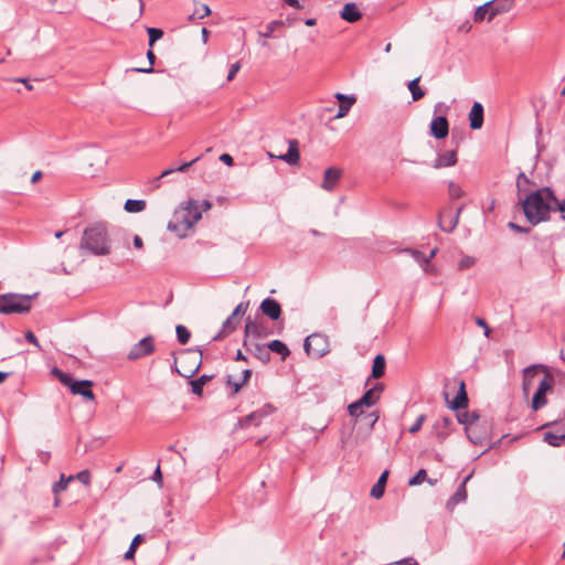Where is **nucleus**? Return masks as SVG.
I'll list each match as a JSON object with an SVG mask.
<instances>
[{
  "label": "nucleus",
  "mask_w": 565,
  "mask_h": 565,
  "mask_svg": "<svg viewBox=\"0 0 565 565\" xmlns=\"http://www.w3.org/2000/svg\"><path fill=\"white\" fill-rule=\"evenodd\" d=\"M557 199L548 188L540 189L529 194L522 202L526 220L532 225L548 220L550 212L554 209Z\"/></svg>",
  "instance_id": "f257e3e1"
},
{
  "label": "nucleus",
  "mask_w": 565,
  "mask_h": 565,
  "mask_svg": "<svg viewBox=\"0 0 565 565\" xmlns=\"http://www.w3.org/2000/svg\"><path fill=\"white\" fill-rule=\"evenodd\" d=\"M79 248L95 256H108L113 244L108 230L103 223H94L83 232Z\"/></svg>",
  "instance_id": "f03ea898"
},
{
  "label": "nucleus",
  "mask_w": 565,
  "mask_h": 565,
  "mask_svg": "<svg viewBox=\"0 0 565 565\" xmlns=\"http://www.w3.org/2000/svg\"><path fill=\"white\" fill-rule=\"evenodd\" d=\"M201 220V211L199 204L194 200H189L180 204L173 212L168 223V230L178 237H186L193 230L194 225Z\"/></svg>",
  "instance_id": "7ed1b4c3"
},
{
  "label": "nucleus",
  "mask_w": 565,
  "mask_h": 565,
  "mask_svg": "<svg viewBox=\"0 0 565 565\" xmlns=\"http://www.w3.org/2000/svg\"><path fill=\"white\" fill-rule=\"evenodd\" d=\"M38 296L34 295H19L6 294L0 296V313H25L32 307V300Z\"/></svg>",
  "instance_id": "20e7f679"
},
{
  "label": "nucleus",
  "mask_w": 565,
  "mask_h": 565,
  "mask_svg": "<svg viewBox=\"0 0 565 565\" xmlns=\"http://www.w3.org/2000/svg\"><path fill=\"white\" fill-rule=\"evenodd\" d=\"M52 373L62 384L67 386L73 394L81 395L88 401H95V394L92 391L94 383L92 381H75L71 374L65 373L56 367L52 370Z\"/></svg>",
  "instance_id": "39448f33"
},
{
  "label": "nucleus",
  "mask_w": 565,
  "mask_h": 565,
  "mask_svg": "<svg viewBox=\"0 0 565 565\" xmlns=\"http://www.w3.org/2000/svg\"><path fill=\"white\" fill-rule=\"evenodd\" d=\"M514 0H490L475 10L473 21L481 22L493 20L497 15L509 12L512 9Z\"/></svg>",
  "instance_id": "423d86ee"
},
{
  "label": "nucleus",
  "mask_w": 565,
  "mask_h": 565,
  "mask_svg": "<svg viewBox=\"0 0 565 565\" xmlns=\"http://www.w3.org/2000/svg\"><path fill=\"white\" fill-rule=\"evenodd\" d=\"M303 349L310 358L320 359L330 351L329 339L322 333H312L306 338Z\"/></svg>",
  "instance_id": "0eeeda50"
},
{
  "label": "nucleus",
  "mask_w": 565,
  "mask_h": 565,
  "mask_svg": "<svg viewBox=\"0 0 565 565\" xmlns=\"http://www.w3.org/2000/svg\"><path fill=\"white\" fill-rule=\"evenodd\" d=\"M554 385V377L551 373H546L539 381V387L532 399V408L537 411L547 404L545 394L552 390Z\"/></svg>",
  "instance_id": "6e6552de"
},
{
  "label": "nucleus",
  "mask_w": 565,
  "mask_h": 565,
  "mask_svg": "<svg viewBox=\"0 0 565 565\" xmlns=\"http://www.w3.org/2000/svg\"><path fill=\"white\" fill-rule=\"evenodd\" d=\"M43 81V78H33L30 75L26 76H9L4 78V83L8 88L15 90L17 93L30 92L35 87V83Z\"/></svg>",
  "instance_id": "1a4fd4ad"
},
{
  "label": "nucleus",
  "mask_w": 565,
  "mask_h": 565,
  "mask_svg": "<svg viewBox=\"0 0 565 565\" xmlns=\"http://www.w3.org/2000/svg\"><path fill=\"white\" fill-rule=\"evenodd\" d=\"M466 434L471 443L481 445L490 437V426L487 423H471L466 426Z\"/></svg>",
  "instance_id": "9d476101"
},
{
  "label": "nucleus",
  "mask_w": 565,
  "mask_h": 565,
  "mask_svg": "<svg viewBox=\"0 0 565 565\" xmlns=\"http://www.w3.org/2000/svg\"><path fill=\"white\" fill-rule=\"evenodd\" d=\"M541 373L544 375L550 373L547 367L544 365H532L526 367L523 371V393L524 395H529L532 386L535 384L536 380L540 377Z\"/></svg>",
  "instance_id": "9b49d317"
},
{
  "label": "nucleus",
  "mask_w": 565,
  "mask_h": 565,
  "mask_svg": "<svg viewBox=\"0 0 565 565\" xmlns=\"http://www.w3.org/2000/svg\"><path fill=\"white\" fill-rule=\"evenodd\" d=\"M282 32V22L273 20L258 30V43L263 46L267 45V39H279Z\"/></svg>",
  "instance_id": "f8f14e48"
},
{
  "label": "nucleus",
  "mask_w": 565,
  "mask_h": 565,
  "mask_svg": "<svg viewBox=\"0 0 565 565\" xmlns=\"http://www.w3.org/2000/svg\"><path fill=\"white\" fill-rule=\"evenodd\" d=\"M154 351V343L152 337H146L136 343L128 353V359L131 361L141 359L151 354Z\"/></svg>",
  "instance_id": "ddd939ff"
},
{
  "label": "nucleus",
  "mask_w": 565,
  "mask_h": 565,
  "mask_svg": "<svg viewBox=\"0 0 565 565\" xmlns=\"http://www.w3.org/2000/svg\"><path fill=\"white\" fill-rule=\"evenodd\" d=\"M455 383L458 386V393L454 399L449 401L448 394L446 392L444 393L447 405L454 411L467 408L468 396L466 392V384L462 380L455 381Z\"/></svg>",
  "instance_id": "4468645a"
},
{
  "label": "nucleus",
  "mask_w": 565,
  "mask_h": 565,
  "mask_svg": "<svg viewBox=\"0 0 565 565\" xmlns=\"http://www.w3.org/2000/svg\"><path fill=\"white\" fill-rule=\"evenodd\" d=\"M268 334L269 332L262 323L253 321L250 318L247 319L245 326V343L266 339Z\"/></svg>",
  "instance_id": "2eb2a0df"
},
{
  "label": "nucleus",
  "mask_w": 565,
  "mask_h": 565,
  "mask_svg": "<svg viewBox=\"0 0 565 565\" xmlns=\"http://www.w3.org/2000/svg\"><path fill=\"white\" fill-rule=\"evenodd\" d=\"M463 210V205H460L455 213H452L449 209L444 210L439 214V226L445 232H451L457 226L459 215Z\"/></svg>",
  "instance_id": "dca6fc26"
},
{
  "label": "nucleus",
  "mask_w": 565,
  "mask_h": 565,
  "mask_svg": "<svg viewBox=\"0 0 565 565\" xmlns=\"http://www.w3.org/2000/svg\"><path fill=\"white\" fill-rule=\"evenodd\" d=\"M430 132L437 139H444L448 136L449 124L446 117L439 116L431 120Z\"/></svg>",
  "instance_id": "f3484780"
},
{
  "label": "nucleus",
  "mask_w": 565,
  "mask_h": 565,
  "mask_svg": "<svg viewBox=\"0 0 565 565\" xmlns=\"http://www.w3.org/2000/svg\"><path fill=\"white\" fill-rule=\"evenodd\" d=\"M342 175V171L338 168L331 167L324 171L323 181L321 183V188L326 191H332L335 189L340 178Z\"/></svg>",
  "instance_id": "a211bd4d"
},
{
  "label": "nucleus",
  "mask_w": 565,
  "mask_h": 565,
  "mask_svg": "<svg viewBox=\"0 0 565 565\" xmlns=\"http://www.w3.org/2000/svg\"><path fill=\"white\" fill-rule=\"evenodd\" d=\"M383 388V384H376L374 387L367 390L358 401L366 408L372 407L379 402Z\"/></svg>",
  "instance_id": "6ab92c4d"
},
{
  "label": "nucleus",
  "mask_w": 565,
  "mask_h": 565,
  "mask_svg": "<svg viewBox=\"0 0 565 565\" xmlns=\"http://www.w3.org/2000/svg\"><path fill=\"white\" fill-rule=\"evenodd\" d=\"M334 97L339 100V110L334 116V119H341L347 116L350 108L355 104L356 98L354 96H348L341 93H337Z\"/></svg>",
  "instance_id": "aec40b11"
},
{
  "label": "nucleus",
  "mask_w": 565,
  "mask_h": 565,
  "mask_svg": "<svg viewBox=\"0 0 565 565\" xmlns=\"http://www.w3.org/2000/svg\"><path fill=\"white\" fill-rule=\"evenodd\" d=\"M250 377L249 370H243L237 373H232L227 376V384L233 387L234 393H237Z\"/></svg>",
  "instance_id": "412c9836"
},
{
  "label": "nucleus",
  "mask_w": 565,
  "mask_h": 565,
  "mask_svg": "<svg viewBox=\"0 0 565 565\" xmlns=\"http://www.w3.org/2000/svg\"><path fill=\"white\" fill-rule=\"evenodd\" d=\"M340 17L349 23H354L362 18V13L355 3L349 2L343 6L340 12Z\"/></svg>",
  "instance_id": "4be33fe9"
},
{
  "label": "nucleus",
  "mask_w": 565,
  "mask_h": 565,
  "mask_svg": "<svg viewBox=\"0 0 565 565\" xmlns=\"http://www.w3.org/2000/svg\"><path fill=\"white\" fill-rule=\"evenodd\" d=\"M469 122L472 129H480L483 125V107L480 103H475L469 113Z\"/></svg>",
  "instance_id": "5701e85b"
},
{
  "label": "nucleus",
  "mask_w": 565,
  "mask_h": 565,
  "mask_svg": "<svg viewBox=\"0 0 565 565\" xmlns=\"http://www.w3.org/2000/svg\"><path fill=\"white\" fill-rule=\"evenodd\" d=\"M262 312L270 319H278L281 313L280 305L274 299H265L260 305Z\"/></svg>",
  "instance_id": "b1692460"
},
{
  "label": "nucleus",
  "mask_w": 565,
  "mask_h": 565,
  "mask_svg": "<svg viewBox=\"0 0 565 565\" xmlns=\"http://www.w3.org/2000/svg\"><path fill=\"white\" fill-rule=\"evenodd\" d=\"M300 161L299 142L296 139L288 141V151L285 153V163L298 166Z\"/></svg>",
  "instance_id": "393cba45"
},
{
  "label": "nucleus",
  "mask_w": 565,
  "mask_h": 565,
  "mask_svg": "<svg viewBox=\"0 0 565 565\" xmlns=\"http://www.w3.org/2000/svg\"><path fill=\"white\" fill-rule=\"evenodd\" d=\"M457 163V152L455 150H449V151H446L441 154H439L433 167L435 169H441V168H447V167H452Z\"/></svg>",
  "instance_id": "a878e982"
},
{
  "label": "nucleus",
  "mask_w": 565,
  "mask_h": 565,
  "mask_svg": "<svg viewBox=\"0 0 565 565\" xmlns=\"http://www.w3.org/2000/svg\"><path fill=\"white\" fill-rule=\"evenodd\" d=\"M471 478V475L467 476L465 480L461 482L456 493L448 500L447 508L450 510L454 509L458 503L462 502L467 498L466 484L468 480Z\"/></svg>",
  "instance_id": "bb28decb"
},
{
  "label": "nucleus",
  "mask_w": 565,
  "mask_h": 565,
  "mask_svg": "<svg viewBox=\"0 0 565 565\" xmlns=\"http://www.w3.org/2000/svg\"><path fill=\"white\" fill-rule=\"evenodd\" d=\"M388 475H390L388 470H384L381 473L376 483L371 489V492H370L371 497H373L374 499H381L383 497Z\"/></svg>",
  "instance_id": "cd10ccee"
},
{
  "label": "nucleus",
  "mask_w": 565,
  "mask_h": 565,
  "mask_svg": "<svg viewBox=\"0 0 565 565\" xmlns=\"http://www.w3.org/2000/svg\"><path fill=\"white\" fill-rule=\"evenodd\" d=\"M385 367H386V361H385L384 355L377 354L373 360L372 377L381 379L385 373Z\"/></svg>",
  "instance_id": "c85d7f7f"
},
{
  "label": "nucleus",
  "mask_w": 565,
  "mask_h": 565,
  "mask_svg": "<svg viewBox=\"0 0 565 565\" xmlns=\"http://www.w3.org/2000/svg\"><path fill=\"white\" fill-rule=\"evenodd\" d=\"M210 14H211V9L207 4L195 2L194 10L189 15V21L193 22L194 20H201Z\"/></svg>",
  "instance_id": "c756f323"
},
{
  "label": "nucleus",
  "mask_w": 565,
  "mask_h": 565,
  "mask_svg": "<svg viewBox=\"0 0 565 565\" xmlns=\"http://www.w3.org/2000/svg\"><path fill=\"white\" fill-rule=\"evenodd\" d=\"M146 202L142 200H127L125 202V210L129 213H137L143 211Z\"/></svg>",
  "instance_id": "7c9ffc66"
},
{
  "label": "nucleus",
  "mask_w": 565,
  "mask_h": 565,
  "mask_svg": "<svg viewBox=\"0 0 565 565\" xmlns=\"http://www.w3.org/2000/svg\"><path fill=\"white\" fill-rule=\"evenodd\" d=\"M419 79L420 77H417L408 84V89L412 93L413 100H419L425 96V92L419 87Z\"/></svg>",
  "instance_id": "2f4dec72"
},
{
  "label": "nucleus",
  "mask_w": 565,
  "mask_h": 565,
  "mask_svg": "<svg viewBox=\"0 0 565 565\" xmlns=\"http://www.w3.org/2000/svg\"><path fill=\"white\" fill-rule=\"evenodd\" d=\"M143 542V536L141 534H137L131 543H130V546L128 548V551L125 553V559H134L135 557V554H136V551L138 548V546Z\"/></svg>",
  "instance_id": "473e14b6"
},
{
  "label": "nucleus",
  "mask_w": 565,
  "mask_h": 565,
  "mask_svg": "<svg viewBox=\"0 0 565 565\" xmlns=\"http://www.w3.org/2000/svg\"><path fill=\"white\" fill-rule=\"evenodd\" d=\"M424 481H428L429 484H431V486H434L436 482V481H431L430 479H428L427 472L425 469H420L417 471V473L412 479H409L408 486H411V487L418 486V484L423 483Z\"/></svg>",
  "instance_id": "72a5a7b5"
},
{
  "label": "nucleus",
  "mask_w": 565,
  "mask_h": 565,
  "mask_svg": "<svg viewBox=\"0 0 565 565\" xmlns=\"http://www.w3.org/2000/svg\"><path fill=\"white\" fill-rule=\"evenodd\" d=\"M565 439V433L563 434H557V433H554V431H546L544 434V440L551 445V446H554V447H557L561 445V441Z\"/></svg>",
  "instance_id": "f704fd0d"
},
{
  "label": "nucleus",
  "mask_w": 565,
  "mask_h": 565,
  "mask_svg": "<svg viewBox=\"0 0 565 565\" xmlns=\"http://www.w3.org/2000/svg\"><path fill=\"white\" fill-rule=\"evenodd\" d=\"M458 420L466 426H470L471 423H479V415L475 412L472 413H462L458 415Z\"/></svg>",
  "instance_id": "c9c22d12"
},
{
  "label": "nucleus",
  "mask_w": 565,
  "mask_h": 565,
  "mask_svg": "<svg viewBox=\"0 0 565 565\" xmlns=\"http://www.w3.org/2000/svg\"><path fill=\"white\" fill-rule=\"evenodd\" d=\"M74 479L73 476H70V477H65L64 475H61V478H60V481H57L56 483H54L53 486V492L55 494L62 492V491H65L66 488H67V484L70 483V481H72Z\"/></svg>",
  "instance_id": "e433bc0d"
},
{
  "label": "nucleus",
  "mask_w": 565,
  "mask_h": 565,
  "mask_svg": "<svg viewBox=\"0 0 565 565\" xmlns=\"http://www.w3.org/2000/svg\"><path fill=\"white\" fill-rule=\"evenodd\" d=\"M200 159V157H196L195 159H193L192 161L190 162H185L183 163L182 166L178 167L177 169H167L164 170L159 178H164L175 171L178 172H184L186 171L194 162H196L198 160Z\"/></svg>",
  "instance_id": "4c0bfd02"
},
{
  "label": "nucleus",
  "mask_w": 565,
  "mask_h": 565,
  "mask_svg": "<svg viewBox=\"0 0 565 565\" xmlns=\"http://www.w3.org/2000/svg\"><path fill=\"white\" fill-rule=\"evenodd\" d=\"M147 32L149 36V46H152L157 41H159L163 36V31L158 28H148Z\"/></svg>",
  "instance_id": "58836bf2"
},
{
  "label": "nucleus",
  "mask_w": 565,
  "mask_h": 565,
  "mask_svg": "<svg viewBox=\"0 0 565 565\" xmlns=\"http://www.w3.org/2000/svg\"><path fill=\"white\" fill-rule=\"evenodd\" d=\"M364 408H366L365 406H363L362 404H360L359 401L354 402V403H351L349 406H348V411H349V414L352 416V417H360L361 415H363L364 413Z\"/></svg>",
  "instance_id": "ea45409f"
},
{
  "label": "nucleus",
  "mask_w": 565,
  "mask_h": 565,
  "mask_svg": "<svg viewBox=\"0 0 565 565\" xmlns=\"http://www.w3.org/2000/svg\"><path fill=\"white\" fill-rule=\"evenodd\" d=\"M448 193L451 199H460L463 196L465 191L461 189L459 184L455 182H449Z\"/></svg>",
  "instance_id": "a19ab883"
},
{
  "label": "nucleus",
  "mask_w": 565,
  "mask_h": 565,
  "mask_svg": "<svg viewBox=\"0 0 565 565\" xmlns=\"http://www.w3.org/2000/svg\"><path fill=\"white\" fill-rule=\"evenodd\" d=\"M175 331H177V337H178L179 342L181 344L188 343V341L190 340V337H191L189 330L184 326L179 324V326H177Z\"/></svg>",
  "instance_id": "79ce46f5"
},
{
  "label": "nucleus",
  "mask_w": 565,
  "mask_h": 565,
  "mask_svg": "<svg viewBox=\"0 0 565 565\" xmlns=\"http://www.w3.org/2000/svg\"><path fill=\"white\" fill-rule=\"evenodd\" d=\"M147 57L150 61V66L149 67H129L126 71H156L153 68V63H154V60H156V55H154V53L151 50L148 51Z\"/></svg>",
  "instance_id": "37998d69"
},
{
  "label": "nucleus",
  "mask_w": 565,
  "mask_h": 565,
  "mask_svg": "<svg viewBox=\"0 0 565 565\" xmlns=\"http://www.w3.org/2000/svg\"><path fill=\"white\" fill-rule=\"evenodd\" d=\"M74 479H77L84 486H89L90 484V472L88 470H82L74 477Z\"/></svg>",
  "instance_id": "c03bdc74"
},
{
  "label": "nucleus",
  "mask_w": 565,
  "mask_h": 565,
  "mask_svg": "<svg viewBox=\"0 0 565 565\" xmlns=\"http://www.w3.org/2000/svg\"><path fill=\"white\" fill-rule=\"evenodd\" d=\"M425 419H426L425 415L418 416L416 422L409 427L408 431L411 434H416L417 431H419Z\"/></svg>",
  "instance_id": "a18cd8bd"
},
{
  "label": "nucleus",
  "mask_w": 565,
  "mask_h": 565,
  "mask_svg": "<svg viewBox=\"0 0 565 565\" xmlns=\"http://www.w3.org/2000/svg\"><path fill=\"white\" fill-rule=\"evenodd\" d=\"M237 321L236 318H232V316L223 323V331L225 333L232 332L236 328Z\"/></svg>",
  "instance_id": "49530a36"
},
{
  "label": "nucleus",
  "mask_w": 565,
  "mask_h": 565,
  "mask_svg": "<svg viewBox=\"0 0 565 565\" xmlns=\"http://www.w3.org/2000/svg\"><path fill=\"white\" fill-rule=\"evenodd\" d=\"M204 383H205L204 377H201L199 380L192 381L191 382L192 392L194 394H196V395H200L202 393V388H203Z\"/></svg>",
  "instance_id": "de8ad7c7"
},
{
  "label": "nucleus",
  "mask_w": 565,
  "mask_h": 565,
  "mask_svg": "<svg viewBox=\"0 0 565 565\" xmlns=\"http://www.w3.org/2000/svg\"><path fill=\"white\" fill-rule=\"evenodd\" d=\"M267 348L273 351V352H276L278 354H281L282 353V342L279 341V340H274L271 342H269L267 344Z\"/></svg>",
  "instance_id": "09e8293b"
},
{
  "label": "nucleus",
  "mask_w": 565,
  "mask_h": 565,
  "mask_svg": "<svg viewBox=\"0 0 565 565\" xmlns=\"http://www.w3.org/2000/svg\"><path fill=\"white\" fill-rule=\"evenodd\" d=\"M476 323H477L479 327L483 328V330H484V335H486L487 338H489V337H490V333H491V329L489 328V326H488L487 321H486L483 318H479V317H478V318H476Z\"/></svg>",
  "instance_id": "8fccbe9b"
},
{
  "label": "nucleus",
  "mask_w": 565,
  "mask_h": 565,
  "mask_svg": "<svg viewBox=\"0 0 565 565\" xmlns=\"http://www.w3.org/2000/svg\"><path fill=\"white\" fill-rule=\"evenodd\" d=\"M406 252L409 253L418 263L424 265V258H426V256L422 252L416 249H407Z\"/></svg>",
  "instance_id": "3c124183"
},
{
  "label": "nucleus",
  "mask_w": 565,
  "mask_h": 565,
  "mask_svg": "<svg viewBox=\"0 0 565 565\" xmlns=\"http://www.w3.org/2000/svg\"><path fill=\"white\" fill-rule=\"evenodd\" d=\"M25 339H26V341H29L30 343H32L36 348L41 349V345H40L35 334L32 331L29 330V331L25 332Z\"/></svg>",
  "instance_id": "603ef678"
},
{
  "label": "nucleus",
  "mask_w": 565,
  "mask_h": 565,
  "mask_svg": "<svg viewBox=\"0 0 565 565\" xmlns=\"http://www.w3.org/2000/svg\"><path fill=\"white\" fill-rule=\"evenodd\" d=\"M365 418L370 419V428L367 431V434H370V431L373 429V426L379 420V414L376 412H372Z\"/></svg>",
  "instance_id": "864d4df0"
},
{
  "label": "nucleus",
  "mask_w": 565,
  "mask_h": 565,
  "mask_svg": "<svg viewBox=\"0 0 565 565\" xmlns=\"http://www.w3.org/2000/svg\"><path fill=\"white\" fill-rule=\"evenodd\" d=\"M473 263H475L473 258H471V257H466V258H463V259H461V260H460V263H459V268H460V269L468 268V267L472 266V265H473Z\"/></svg>",
  "instance_id": "5fc2aeb1"
},
{
  "label": "nucleus",
  "mask_w": 565,
  "mask_h": 565,
  "mask_svg": "<svg viewBox=\"0 0 565 565\" xmlns=\"http://www.w3.org/2000/svg\"><path fill=\"white\" fill-rule=\"evenodd\" d=\"M527 183H529V179L526 178V175H525L523 172H521V173L518 175V180H516V185H518L519 190H520L523 185H525V184H527Z\"/></svg>",
  "instance_id": "6e6d98bb"
},
{
  "label": "nucleus",
  "mask_w": 565,
  "mask_h": 565,
  "mask_svg": "<svg viewBox=\"0 0 565 565\" xmlns=\"http://www.w3.org/2000/svg\"><path fill=\"white\" fill-rule=\"evenodd\" d=\"M554 207L562 214V218L565 220V200L563 201H557V203H555Z\"/></svg>",
  "instance_id": "4d7b16f0"
},
{
  "label": "nucleus",
  "mask_w": 565,
  "mask_h": 565,
  "mask_svg": "<svg viewBox=\"0 0 565 565\" xmlns=\"http://www.w3.org/2000/svg\"><path fill=\"white\" fill-rule=\"evenodd\" d=\"M220 160L227 166H233V158L228 153H223L220 156Z\"/></svg>",
  "instance_id": "13d9d810"
},
{
  "label": "nucleus",
  "mask_w": 565,
  "mask_h": 565,
  "mask_svg": "<svg viewBox=\"0 0 565 565\" xmlns=\"http://www.w3.org/2000/svg\"><path fill=\"white\" fill-rule=\"evenodd\" d=\"M509 227L514 230V231H516V232H520V233H527L529 232L527 228L521 227V226H519L518 224H515L513 222L509 223Z\"/></svg>",
  "instance_id": "bf43d9fd"
},
{
  "label": "nucleus",
  "mask_w": 565,
  "mask_h": 565,
  "mask_svg": "<svg viewBox=\"0 0 565 565\" xmlns=\"http://www.w3.org/2000/svg\"><path fill=\"white\" fill-rule=\"evenodd\" d=\"M244 312H245V309H243V305H242V303H239V305L235 308V310L233 311V313H232V318H236V317H237V316H239V315H244Z\"/></svg>",
  "instance_id": "052dcab7"
},
{
  "label": "nucleus",
  "mask_w": 565,
  "mask_h": 565,
  "mask_svg": "<svg viewBox=\"0 0 565 565\" xmlns=\"http://www.w3.org/2000/svg\"><path fill=\"white\" fill-rule=\"evenodd\" d=\"M285 4L296 8V9L301 8L299 0H285Z\"/></svg>",
  "instance_id": "680f3d73"
},
{
  "label": "nucleus",
  "mask_w": 565,
  "mask_h": 565,
  "mask_svg": "<svg viewBox=\"0 0 565 565\" xmlns=\"http://www.w3.org/2000/svg\"><path fill=\"white\" fill-rule=\"evenodd\" d=\"M134 245H135L136 248H139V249L142 248L143 242H142L140 236L136 235L134 237Z\"/></svg>",
  "instance_id": "e2e57ef3"
},
{
  "label": "nucleus",
  "mask_w": 565,
  "mask_h": 565,
  "mask_svg": "<svg viewBox=\"0 0 565 565\" xmlns=\"http://www.w3.org/2000/svg\"><path fill=\"white\" fill-rule=\"evenodd\" d=\"M437 248L431 249L430 254L424 258V265H428L430 259L435 257Z\"/></svg>",
  "instance_id": "0e129e2a"
},
{
  "label": "nucleus",
  "mask_w": 565,
  "mask_h": 565,
  "mask_svg": "<svg viewBox=\"0 0 565 565\" xmlns=\"http://www.w3.org/2000/svg\"><path fill=\"white\" fill-rule=\"evenodd\" d=\"M471 30V24L469 21H466L463 24L459 26V31L469 32Z\"/></svg>",
  "instance_id": "69168bd1"
},
{
  "label": "nucleus",
  "mask_w": 565,
  "mask_h": 565,
  "mask_svg": "<svg viewBox=\"0 0 565 565\" xmlns=\"http://www.w3.org/2000/svg\"><path fill=\"white\" fill-rule=\"evenodd\" d=\"M42 178V172L41 171H35L31 178V182L32 183H36L38 181H40Z\"/></svg>",
  "instance_id": "338daca9"
},
{
  "label": "nucleus",
  "mask_w": 565,
  "mask_h": 565,
  "mask_svg": "<svg viewBox=\"0 0 565 565\" xmlns=\"http://www.w3.org/2000/svg\"><path fill=\"white\" fill-rule=\"evenodd\" d=\"M201 34L203 43H206L209 40L210 31L206 28H202Z\"/></svg>",
  "instance_id": "774afa93"
}]
</instances>
